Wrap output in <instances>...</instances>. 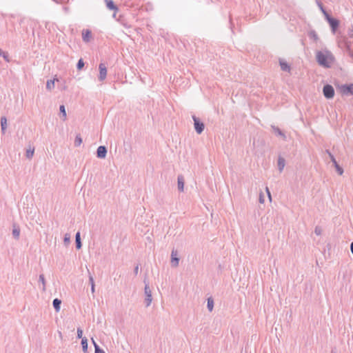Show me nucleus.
Segmentation results:
<instances>
[{
	"label": "nucleus",
	"instance_id": "30",
	"mask_svg": "<svg viewBox=\"0 0 353 353\" xmlns=\"http://www.w3.org/2000/svg\"><path fill=\"white\" fill-rule=\"evenodd\" d=\"M309 37L311 39H313L314 41H317L319 39V37L315 31L312 30L309 32Z\"/></svg>",
	"mask_w": 353,
	"mask_h": 353
},
{
	"label": "nucleus",
	"instance_id": "24",
	"mask_svg": "<svg viewBox=\"0 0 353 353\" xmlns=\"http://www.w3.org/2000/svg\"><path fill=\"white\" fill-rule=\"evenodd\" d=\"M34 152V148H31L30 147V148L26 150V157L28 159H30L33 157Z\"/></svg>",
	"mask_w": 353,
	"mask_h": 353
},
{
	"label": "nucleus",
	"instance_id": "7",
	"mask_svg": "<svg viewBox=\"0 0 353 353\" xmlns=\"http://www.w3.org/2000/svg\"><path fill=\"white\" fill-rule=\"evenodd\" d=\"M325 152L329 155V157L330 158L331 161L333 163V165L337 173L339 175H342L343 174V169L339 165L334 155L328 150H326Z\"/></svg>",
	"mask_w": 353,
	"mask_h": 353
},
{
	"label": "nucleus",
	"instance_id": "33",
	"mask_svg": "<svg viewBox=\"0 0 353 353\" xmlns=\"http://www.w3.org/2000/svg\"><path fill=\"white\" fill-rule=\"evenodd\" d=\"M314 233H315L316 235H318V236L321 235V233H322V229H321V228L320 226H318V225H317V226H316V227H315V229H314Z\"/></svg>",
	"mask_w": 353,
	"mask_h": 353
},
{
	"label": "nucleus",
	"instance_id": "27",
	"mask_svg": "<svg viewBox=\"0 0 353 353\" xmlns=\"http://www.w3.org/2000/svg\"><path fill=\"white\" fill-rule=\"evenodd\" d=\"M60 112L62 114L63 117V121H65L66 119V110L64 105H61L59 107Z\"/></svg>",
	"mask_w": 353,
	"mask_h": 353
},
{
	"label": "nucleus",
	"instance_id": "44",
	"mask_svg": "<svg viewBox=\"0 0 353 353\" xmlns=\"http://www.w3.org/2000/svg\"><path fill=\"white\" fill-rule=\"evenodd\" d=\"M348 54H349V55H350L351 57H352V58H353V52H352V53H348Z\"/></svg>",
	"mask_w": 353,
	"mask_h": 353
},
{
	"label": "nucleus",
	"instance_id": "46",
	"mask_svg": "<svg viewBox=\"0 0 353 353\" xmlns=\"http://www.w3.org/2000/svg\"><path fill=\"white\" fill-rule=\"evenodd\" d=\"M350 37H351V38H353V34H350Z\"/></svg>",
	"mask_w": 353,
	"mask_h": 353
},
{
	"label": "nucleus",
	"instance_id": "5",
	"mask_svg": "<svg viewBox=\"0 0 353 353\" xmlns=\"http://www.w3.org/2000/svg\"><path fill=\"white\" fill-rule=\"evenodd\" d=\"M323 93L326 99H332L334 96V89L332 85L326 84L323 86Z\"/></svg>",
	"mask_w": 353,
	"mask_h": 353
},
{
	"label": "nucleus",
	"instance_id": "17",
	"mask_svg": "<svg viewBox=\"0 0 353 353\" xmlns=\"http://www.w3.org/2000/svg\"><path fill=\"white\" fill-rule=\"evenodd\" d=\"M272 128L274 131V132L277 135L283 138V139L285 140L286 136L285 134L281 131L280 128L278 127H276L274 125H272Z\"/></svg>",
	"mask_w": 353,
	"mask_h": 353
},
{
	"label": "nucleus",
	"instance_id": "25",
	"mask_svg": "<svg viewBox=\"0 0 353 353\" xmlns=\"http://www.w3.org/2000/svg\"><path fill=\"white\" fill-rule=\"evenodd\" d=\"M82 138L81 137V135L80 134H77L75 137V139H74V146L75 147H79L81 145V144L82 143Z\"/></svg>",
	"mask_w": 353,
	"mask_h": 353
},
{
	"label": "nucleus",
	"instance_id": "43",
	"mask_svg": "<svg viewBox=\"0 0 353 353\" xmlns=\"http://www.w3.org/2000/svg\"><path fill=\"white\" fill-rule=\"evenodd\" d=\"M92 343L94 345V347H95V344H97V343L94 341V340L93 339H92Z\"/></svg>",
	"mask_w": 353,
	"mask_h": 353
},
{
	"label": "nucleus",
	"instance_id": "2",
	"mask_svg": "<svg viewBox=\"0 0 353 353\" xmlns=\"http://www.w3.org/2000/svg\"><path fill=\"white\" fill-rule=\"evenodd\" d=\"M143 282L145 283L144 294L145 296V306L149 307L152 301V291L150 288L149 283L146 281L145 279H144Z\"/></svg>",
	"mask_w": 353,
	"mask_h": 353
},
{
	"label": "nucleus",
	"instance_id": "13",
	"mask_svg": "<svg viewBox=\"0 0 353 353\" xmlns=\"http://www.w3.org/2000/svg\"><path fill=\"white\" fill-rule=\"evenodd\" d=\"M285 165V160L283 157L279 156L277 161L278 169L280 172H282Z\"/></svg>",
	"mask_w": 353,
	"mask_h": 353
},
{
	"label": "nucleus",
	"instance_id": "15",
	"mask_svg": "<svg viewBox=\"0 0 353 353\" xmlns=\"http://www.w3.org/2000/svg\"><path fill=\"white\" fill-rule=\"evenodd\" d=\"M279 65L281 66V68L283 71L285 72H290V65L283 59H279Z\"/></svg>",
	"mask_w": 353,
	"mask_h": 353
},
{
	"label": "nucleus",
	"instance_id": "23",
	"mask_svg": "<svg viewBox=\"0 0 353 353\" xmlns=\"http://www.w3.org/2000/svg\"><path fill=\"white\" fill-rule=\"evenodd\" d=\"M207 301V307L210 312H212L214 308V300L212 297H209L208 298Z\"/></svg>",
	"mask_w": 353,
	"mask_h": 353
},
{
	"label": "nucleus",
	"instance_id": "19",
	"mask_svg": "<svg viewBox=\"0 0 353 353\" xmlns=\"http://www.w3.org/2000/svg\"><path fill=\"white\" fill-rule=\"evenodd\" d=\"M53 307L57 312L60 311L61 301L57 298L54 299L52 301Z\"/></svg>",
	"mask_w": 353,
	"mask_h": 353
},
{
	"label": "nucleus",
	"instance_id": "9",
	"mask_svg": "<svg viewBox=\"0 0 353 353\" xmlns=\"http://www.w3.org/2000/svg\"><path fill=\"white\" fill-rule=\"evenodd\" d=\"M99 80L100 81H103L107 76V68L105 65L103 63H101L99 65Z\"/></svg>",
	"mask_w": 353,
	"mask_h": 353
},
{
	"label": "nucleus",
	"instance_id": "31",
	"mask_svg": "<svg viewBox=\"0 0 353 353\" xmlns=\"http://www.w3.org/2000/svg\"><path fill=\"white\" fill-rule=\"evenodd\" d=\"M0 56L3 57V58L7 62H10L9 54H8V53L7 52H4V51L2 50Z\"/></svg>",
	"mask_w": 353,
	"mask_h": 353
},
{
	"label": "nucleus",
	"instance_id": "21",
	"mask_svg": "<svg viewBox=\"0 0 353 353\" xmlns=\"http://www.w3.org/2000/svg\"><path fill=\"white\" fill-rule=\"evenodd\" d=\"M91 37V32L88 30L83 31L82 33V38L85 42H88Z\"/></svg>",
	"mask_w": 353,
	"mask_h": 353
},
{
	"label": "nucleus",
	"instance_id": "14",
	"mask_svg": "<svg viewBox=\"0 0 353 353\" xmlns=\"http://www.w3.org/2000/svg\"><path fill=\"white\" fill-rule=\"evenodd\" d=\"M12 226H13L12 232V236L15 239H19V236H20V228L19 225H17L15 223H14Z\"/></svg>",
	"mask_w": 353,
	"mask_h": 353
},
{
	"label": "nucleus",
	"instance_id": "6",
	"mask_svg": "<svg viewBox=\"0 0 353 353\" xmlns=\"http://www.w3.org/2000/svg\"><path fill=\"white\" fill-rule=\"evenodd\" d=\"M342 94L353 95V83L343 84L339 87Z\"/></svg>",
	"mask_w": 353,
	"mask_h": 353
},
{
	"label": "nucleus",
	"instance_id": "35",
	"mask_svg": "<svg viewBox=\"0 0 353 353\" xmlns=\"http://www.w3.org/2000/svg\"><path fill=\"white\" fill-rule=\"evenodd\" d=\"M82 335H83V330L81 328H79V327L77 328V338L82 339V338H83L82 336Z\"/></svg>",
	"mask_w": 353,
	"mask_h": 353
},
{
	"label": "nucleus",
	"instance_id": "37",
	"mask_svg": "<svg viewBox=\"0 0 353 353\" xmlns=\"http://www.w3.org/2000/svg\"><path fill=\"white\" fill-rule=\"evenodd\" d=\"M89 273V282L90 283V285H95L93 276L91 275L90 272L88 271Z\"/></svg>",
	"mask_w": 353,
	"mask_h": 353
},
{
	"label": "nucleus",
	"instance_id": "32",
	"mask_svg": "<svg viewBox=\"0 0 353 353\" xmlns=\"http://www.w3.org/2000/svg\"><path fill=\"white\" fill-rule=\"evenodd\" d=\"M84 67V62L82 59H80L78 61V63L77 64V68L79 70H81Z\"/></svg>",
	"mask_w": 353,
	"mask_h": 353
},
{
	"label": "nucleus",
	"instance_id": "10",
	"mask_svg": "<svg viewBox=\"0 0 353 353\" xmlns=\"http://www.w3.org/2000/svg\"><path fill=\"white\" fill-rule=\"evenodd\" d=\"M107 148L104 145H100L97 150V157L99 159H105L107 154Z\"/></svg>",
	"mask_w": 353,
	"mask_h": 353
},
{
	"label": "nucleus",
	"instance_id": "8",
	"mask_svg": "<svg viewBox=\"0 0 353 353\" xmlns=\"http://www.w3.org/2000/svg\"><path fill=\"white\" fill-rule=\"evenodd\" d=\"M179 257L178 256V252L175 249H172L171 252V265L174 268H176L179 266Z\"/></svg>",
	"mask_w": 353,
	"mask_h": 353
},
{
	"label": "nucleus",
	"instance_id": "11",
	"mask_svg": "<svg viewBox=\"0 0 353 353\" xmlns=\"http://www.w3.org/2000/svg\"><path fill=\"white\" fill-rule=\"evenodd\" d=\"M185 179L183 175L179 174L177 177V187L179 192L184 190Z\"/></svg>",
	"mask_w": 353,
	"mask_h": 353
},
{
	"label": "nucleus",
	"instance_id": "29",
	"mask_svg": "<svg viewBox=\"0 0 353 353\" xmlns=\"http://www.w3.org/2000/svg\"><path fill=\"white\" fill-rule=\"evenodd\" d=\"M63 243L65 246H68L70 243V234H65L63 238Z\"/></svg>",
	"mask_w": 353,
	"mask_h": 353
},
{
	"label": "nucleus",
	"instance_id": "20",
	"mask_svg": "<svg viewBox=\"0 0 353 353\" xmlns=\"http://www.w3.org/2000/svg\"><path fill=\"white\" fill-rule=\"evenodd\" d=\"M75 243H76V248L77 250H79L82 247L81 240V236L80 232H77L75 235Z\"/></svg>",
	"mask_w": 353,
	"mask_h": 353
},
{
	"label": "nucleus",
	"instance_id": "39",
	"mask_svg": "<svg viewBox=\"0 0 353 353\" xmlns=\"http://www.w3.org/2000/svg\"><path fill=\"white\" fill-rule=\"evenodd\" d=\"M139 272V265H137L134 268V274L137 275Z\"/></svg>",
	"mask_w": 353,
	"mask_h": 353
},
{
	"label": "nucleus",
	"instance_id": "42",
	"mask_svg": "<svg viewBox=\"0 0 353 353\" xmlns=\"http://www.w3.org/2000/svg\"><path fill=\"white\" fill-rule=\"evenodd\" d=\"M350 250H351V252L353 254V242H352L351 244H350Z\"/></svg>",
	"mask_w": 353,
	"mask_h": 353
},
{
	"label": "nucleus",
	"instance_id": "40",
	"mask_svg": "<svg viewBox=\"0 0 353 353\" xmlns=\"http://www.w3.org/2000/svg\"><path fill=\"white\" fill-rule=\"evenodd\" d=\"M266 192H267V194L269 197V199L271 201V199H272L271 194H270V192L268 188H266Z\"/></svg>",
	"mask_w": 353,
	"mask_h": 353
},
{
	"label": "nucleus",
	"instance_id": "26",
	"mask_svg": "<svg viewBox=\"0 0 353 353\" xmlns=\"http://www.w3.org/2000/svg\"><path fill=\"white\" fill-rule=\"evenodd\" d=\"M54 88V80H48L46 83V88L49 90H52Z\"/></svg>",
	"mask_w": 353,
	"mask_h": 353
},
{
	"label": "nucleus",
	"instance_id": "16",
	"mask_svg": "<svg viewBox=\"0 0 353 353\" xmlns=\"http://www.w3.org/2000/svg\"><path fill=\"white\" fill-rule=\"evenodd\" d=\"M106 7L111 10L117 12L118 10L117 6L114 4L112 0H105Z\"/></svg>",
	"mask_w": 353,
	"mask_h": 353
},
{
	"label": "nucleus",
	"instance_id": "12",
	"mask_svg": "<svg viewBox=\"0 0 353 353\" xmlns=\"http://www.w3.org/2000/svg\"><path fill=\"white\" fill-rule=\"evenodd\" d=\"M1 131L3 134L6 133V130L8 127L7 119L6 117H1Z\"/></svg>",
	"mask_w": 353,
	"mask_h": 353
},
{
	"label": "nucleus",
	"instance_id": "41",
	"mask_svg": "<svg viewBox=\"0 0 353 353\" xmlns=\"http://www.w3.org/2000/svg\"><path fill=\"white\" fill-rule=\"evenodd\" d=\"M91 291H92V293L94 294V291H95V285H91Z\"/></svg>",
	"mask_w": 353,
	"mask_h": 353
},
{
	"label": "nucleus",
	"instance_id": "36",
	"mask_svg": "<svg viewBox=\"0 0 353 353\" xmlns=\"http://www.w3.org/2000/svg\"><path fill=\"white\" fill-rule=\"evenodd\" d=\"M319 6L321 9V10L322 11V12L325 15V17H326V14H328L326 10L324 9L323 6V4L321 3H319Z\"/></svg>",
	"mask_w": 353,
	"mask_h": 353
},
{
	"label": "nucleus",
	"instance_id": "4",
	"mask_svg": "<svg viewBox=\"0 0 353 353\" xmlns=\"http://www.w3.org/2000/svg\"><path fill=\"white\" fill-rule=\"evenodd\" d=\"M325 19L328 22L332 31L335 33L339 26V21L337 19L332 17L329 14H326Z\"/></svg>",
	"mask_w": 353,
	"mask_h": 353
},
{
	"label": "nucleus",
	"instance_id": "47",
	"mask_svg": "<svg viewBox=\"0 0 353 353\" xmlns=\"http://www.w3.org/2000/svg\"><path fill=\"white\" fill-rule=\"evenodd\" d=\"M352 31H353V26H352Z\"/></svg>",
	"mask_w": 353,
	"mask_h": 353
},
{
	"label": "nucleus",
	"instance_id": "38",
	"mask_svg": "<svg viewBox=\"0 0 353 353\" xmlns=\"http://www.w3.org/2000/svg\"><path fill=\"white\" fill-rule=\"evenodd\" d=\"M259 202H260L261 203H264V201H265L264 196H263V193H262V192H261V193L260 194V195H259Z\"/></svg>",
	"mask_w": 353,
	"mask_h": 353
},
{
	"label": "nucleus",
	"instance_id": "22",
	"mask_svg": "<svg viewBox=\"0 0 353 353\" xmlns=\"http://www.w3.org/2000/svg\"><path fill=\"white\" fill-rule=\"evenodd\" d=\"M81 346H82L83 352L84 353H87V352H88V339H86V337L82 338Z\"/></svg>",
	"mask_w": 353,
	"mask_h": 353
},
{
	"label": "nucleus",
	"instance_id": "1",
	"mask_svg": "<svg viewBox=\"0 0 353 353\" xmlns=\"http://www.w3.org/2000/svg\"><path fill=\"white\" fill-rule=\"evenodd\" d=\"M316 58L318 63L325 68L330 66V61L329 60L332 61V55L328 50L316 52Z\"/></svg>",
	"mask_w": 353,
	"mask_h": 353
},
{
	"label": "nucleus",
	"instance_id": "18",
	"mask_svg": "<svg viewBox=\"0 0 353 353\" xmlns=\"http://www.w3.org/2000/svg\"><path fill=\"white\" fill-rule=\"evenodd\" d=\"M340 46L341 48H344L348 53H352V50L350 48V42L347 41L346 39H345L343 41H342L340 44Z\"/></svg>",
	"mask_w": 353,
	"mask_h": 353
},
{
	"label": "nucleus",
	"instance_id": "34",
	"mask_svg": "<svg viewBox=\"0 0 353 353\" xmlns=\"http://www.w3.org/2000/svg\"><path fill=\"white\" fill-rule=\"evenodd\" d=\"M94 352L95 353H105L104 351L99 347L98 344H95Z\"/></svg>",
	"mask_w": 353,
	"mask_h": 353
},
{
	"label": "nucleus",
	"instance_id": "28",
	"mask_svg": "<svg viewBox=\"0 0 353 353\" xmlns=\"http://www.w3.org/2000/svg\"><path fill=\"white\" fill-rule=\"evenodd\" d=\"M39 281L42 283V290L43 292L46 291V280H45L43 274H40L39 275Z\"/></svg>",
	"mask_w": 353,
	"mask_h": 353
},
{
	"label": "nucleus",
	"instance_id": "45",
	"mask_svg": "<svg viewBox=\"0 0 353 353\" xmlns=\"http://www.w3.org/2000/svg\"><path fill=\"white\" fill-rule=\"evenodd\" d=\"M331 353H336L334 350H332Z\"/></svg>",
	"mask_w": 353,
	"mask_h": 353
},
{
	"label": "nucleus",
	"instance_id": "3",
	"mask_svg": "<svg viewBox=\"0 0 353 353\" xmlns=\"http://www.w3.org/2000/svg\"><path fill=\"white\" fill-rule=\"evenodd\" d=\"M192 119L194 121V127L195 131L197 134H201L205 128L204 123L200 120L199 118L196 117L195 115L192 116Z\"/></svg>",
	"mask_w": 353,
	"mask_h": 353
}]
</instances>
